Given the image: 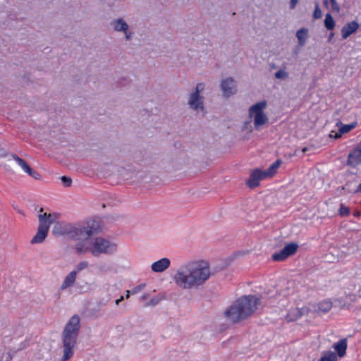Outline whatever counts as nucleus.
Segmentation results:
<instances>
[{
    "mask_svg": "<svg viewBox=\"0 0 361 361\" xmlns=\"http://www.w3.org/2000/svg\"><path fill=\"white\" fill-rule=\"evenodd\" d=\"M99 232V226L97 221H91L85 224H57L52 230L56 236L66 235L78 240L75 245V250L78 255L90 252L94 257L101 255H110L116 252L117 245L102 237L91 238Z\"/></svg>",
    "mask_w": 361,
    "mask_h": 361,
    "instance_id": "f257e3e1",
    "label": "nucleus"
},
{
    "mask_svg": "<svg viewBox=\"0 0 361 361\" xmlns=\"http://www.w3.org/2000/svg\"><path fill=\"white\" fill-rule=\"evenodd\" d=\"M211 276L209 264L205 261H192L180 266L173 279L176 285L183 290L197 289Z\"/></svg>",
    "mask_w": 361,
    "mask_h": 361,
    "instance_id": "f03ea898",
    "label": "nucleus"
},
{
    "mask_svg": "<svg viewBox=\"0 0 361 361\" xmlns=\"http://www.w3.org/2000/svg\"><path fill=\"white\" fill-rule=\"evenodd\" d=\"M259 299L256 295H245L235 300L224 314L232 323H239L250 317L257 310Z\"/></svg>",
    "mask_w": 361,
    "mask_h": 361,
    "instance_id": "7ed1b4c3",
    "label": "nucleus"
},
{
    "mask_svg": "<svg viewBox=\"0 0 361 361\" xmlns=\"http://www.w3.org/2000/svg\"><path fill=\"white\" fill-rule=\"evenodd\" d=\"M267 107V102L261 101L251 106L249 109V115L254 121V127L256 130H259L260 127L269 122L267 116L264 110Z\"/></svg>",
    "mask_w": 361,
    "mask_h": 361,
    "instance_id": "20e7f679",
    "label": "nucleus"
},
{
    "mask_svg": "<svg viewBox=\"0 0 361 361\" xmlns=\"http://www.w3.org/2000/svg\"><path fill=\"white\" fill-rule=\"evenodd\" d=\"M78 335L62 332V351L61 361H68L74 354V348L77 343Z\"/></svg>",
    "mask_w": 361,
    "mask_h": 361,
    "instance_id": "39448f33",
    "label": "nucleus"
},
{
    "mask_svg": "<svg viewBox=\"0 0 361 361\" xmlns=\"http://www.w3.org/2000/svg\"><path fill=\"white\" fill-rule=\"evenodd\" d=\"M205 85L199 82L196 85L195 91L190 94L188 104L194 111L204 110V97L200 94L204 90Z\"/></svg>",
    "mask_w": 361,
    "mask_h": 361,
    "instance_id": "423d86ee",
    "label": "nucleus"
},
{
    "mask_svg": "<svg viewBox=\"0 0 361 361\" xmlns=\"http://www.w3.org/2000/svg\"><path fill=\"white\" fill-rule=\"evenodd\" d=\"M111 25L114 31L124 35L126 41H130L134 32L130 30V25L123 18H117L111 20Z\"/></svg>",
    "mask_w": 361,
    "mask_h": 361,
    "instance_id": "0eeeda50",
    "label": "nucleus"
},
{
    "mask_svg": "<svg viewBox=\"0 0 361 361\" xmlns=\"http://www.w3.org/2000/svg\"><path fill=\"white\" fill-rule=\"evenodd\" d=\"M220 87L223 95L226 97H229L236 92V85L233 78H227L222 80Z\"/></svg>",
    "mask_w": 361,
    "mask_h": 361,
    "instance_id": "6e6552de",
    "label": "nucleus"
},
{
    "mask_svg": "<svg viewBox=\"0 0 361 361\" xmlns=\"http://www.w3.org/2000/svg\"><path fill=\"white\" fill-rule=\"evenodd\" d=\"M80 329V319L77 314H74L66 323L63 332L79 335Z\"/></svg>",
    "mask_w": 361,
    "mask_h": 361,
    "instance_id": "1a4fd4ad",
    "label": "nucleus"
},
{
    "mask_svg": "<svg viewBox=\"0 0 361 361\" xmlns=\"http://www.w3.org/2000/svg\"><path fill=\"white\" fill-rule=\"evenodd\" d=\"M347 164L351 167H355L361 164V142L349 153Z\"/></svg>",
    "mask_w": 361,
    "mask_h": 361,
    "instance_id": "9d476101",
    "label": "nucleus"
},
{
    "mask_svg": "<svg viewBox=\"0 0 361 361\" xmlns=\"http://www.w3.org/2000/svg\"><path fill=\"white\" fill-rule=\"evenodd\" d=\"M11 157L25 173H27L31 177L34 178L36 180L40 179L41 176L37 171H33L25 160H23V159H21L15 154H12Z\"/></svg>",
    "mask_w": 361,
    "mask_h": 361,
    "instance_id": "9b49d317",
    "label": "nucleus"
},
{
    "mask_svg": "<svg viewBox=\"0 0 361 361\" xmlns=\"http://www.w3.org/2000/svg\"><path fill=\"white\" fill-rule=\"evenodd\" d=\"M310 312H311L310 307H294L289 310L286 315V319L288 322L296 321L302 315L307 314Z\"/></svg>",
    "mask_w": 361,
    "mask_h": 361,
    "instance_id": "f8f14e48",
    "label": "nucleus"
},
{
    "mask_svg": "<svg viewBox=\"0 0 361 361\" xmlns=\"http://www.w3.org/2000/svg\"><path fill=\"white\" fill-rule=\"evenodd\" d=\"M267 178V176L264 175L262 170L257 169L251 173L250 176L247 181V184L250 188H254L259 185L261 180Z\"/></svg>",
    "mask_w": 361,
    "mask_h": 361,
    "instance_id": "ddd939ff",
    "label": "nucleus"
},
{
    "mask_svg": "<svg viewBox=\"0 0 361 361\" xmlns=\"http://www.w3.org/2000/svg\"><path fill=\"white\" fill-rule=\"evenodd\" d=\"M49 228L47 226L42 225L39 223L37 232L35 235L32 238L30 243L32 244L42 243L47 236Z\"/></svg>",
    "mask_w": 361,
    "mask_h": 361,
    "instance_id": "4468645a",
    "label": "nucleus"
},
{
    "mask_svg": "<svg viewBox=\"0 0 361 361\" xmlns=\"http://www.w3.org/2000/svg\"><path fill=\"white\" fill-rule=\"evenodd\" d=\"M311 312H316L318 314H325L332 308V302L331 300H325L317 305H312L310 307Z\"/></svg>",
    "mask_w": 361,
    "mask_h": 361,
    "instance_id": "2eb2a0df",
    "label": "nucleus"
},
{
    "mask_svg": "<svg viewBox=\"0 0 361 361\" xmlns=\"http://www.w3.org/2000/svg\"><path fill=\"white\" fill-rule=\"evenodd\" d=\"M358 28L359 24L355 20L347 23L341 29L342 38L343 39H347L349 36L355 32Z\"/></svg>",
    "mask_w": 361,
    "mask_h": 361,
    "instance_id": "dca6fc26",
    "label": "nucleus"
},
{
    "mask_svg": "<svg viewBox=\"0 0 361 361\" xmlns=\"http://www.w3.org/2000/svg\"><path fill=\"white\" fill-rule=\"evenodd\" d=\"M171 262L168 258H162L155 262L152 266V270L154 272H163L170 266Z\"/></svg>",
    "mask_w": 361,
    "mask_h": 361,
    "instance_id": "f3484780",
    "label": "nucleus"
},
{
    "mask_svg": "<svg viewBox=\"0 0 361 361\" xmlns=\"http://www.w3.org/2000/svg\"><path fill=\"white\" fill-rule=\"evenodd\" d=\"M77 278V274L75 271H71L64 279L63 282L61 283L59 290H65L68 288H70L73 286Z\"/></svg>",
    "mask_w": 361,
    "mask_h": 361,
    "instance_id": "a211bd4d",
    "label": "nucleus"
},
{
    "mask_svg": "<svg viewBox=\"0 0 361 361\" xmlns=\"http://www.w3.org/2000/svg\"><path fill=\"white\" fill-rule=\"evenodd\" d=\"M333 348L336 351V355L339 357H343L345 355L347 349L346 339H341L338 342L334 343Z\"/></svg>",
    "mask_w": 361,
    "mask_h": 361,
    "instance_id": "6ab92c4d",
    "label": "nucleus"
},
{
    "mask_svg": "<svg viewBox=\"0 0 361 361\" xmlns=\"http://www.w3.org/2000/svg\"><path fill=\"white\" fill-rule=\"evenodd\" d=\"M39 223L42 225L47 226V228L49 229L51 224L55 222L56 218L51 214L44 213L38 216Z\"/></svg>",
    "mask_w": 361,
    "mask_h": 361,
    "instance_id": "aec40b11",
    "label": "nucleus"
},
{
    "mask_svg": "<svg viewBox=\"0 0 361 361\" xmlns=\"http://www.w3.org/2000/svg\"><path fill=\"white\" fill-rule=\"evenodd\" d=\"M296 37L298 39L299 45L301 47L304 46L308 38V29L303 27L298 30L296 32Z\"/></svg>",
    "mask_w": 361,
    "mask_h": 361,
    "instance_id": "412c9836",
    "label": "nucleus"
},
{
    "mask_svg": "<svg viewBox=\"0 0 361 361\" xmlns=\"http://www.w3.org/2000/svg\"><path fill=\"white\" fill-rule=\"evenodd\" d=\"M281 161L278 159L274 163H273L267 170L262 171L267 178H271L276 174V171L281 166Z\"/></svg>",
    "mask_w": 361,
    "mask_h": 361,
    "instance_id": "4be33fe9",
    "label": "nucleus"
},
{
    "mask_svg": "<svg viewBox=\"0 0 361 361\" xmlns=\"http://www.w3.org/2000/svg\"><path fill=\"white\" fill-rule=\"evenodd\" d=\"M281 161L278 159L274 163H273L267 170L262 171L267 178H271L276 174V171L281 166Z\"/></svg>",
    "mask_w": 361,
    "mask_h": 361,
    "instance_id": "5701e85b",
    "label": "nucleus"
},
{
    "mask_svg": "<svg viewBox=\"0 0 361 361\" xmlns=\"http://www.w3.org/2000/svg\"><path fill=\"white\" fill-rule=\"evenodd\" d=\"M324 26L328 30H332L335 27V21L330 13L326 14Z\"/></svg>",
    "mask_w": 361,
    "mask_h": 361,
    "instance_id": "b1692460",
    "label": "nucleus"
},
{
    "mask_svg": "<svg viewBox=\"0 0 361 361\" xmlns=\"http://www.w3.org/2000/svg\"><path fill=\"white\" fill-rule=\"evenodd\" d=\"M319 361H338L337 355L331 351L324 353Z\"/></svg>",
    "mask_w": 361,
    "mask_h": 361,
    "instance_id": "393cba45",
    "label": "nucleus"
},
{
    "mask_svg": "<svg viewBox=\"0 0 361 361\" xmlns=\"http://www.w3.org/2000/svg\"><path fill=\"white\" fill-rule=\"evenodd\" d=\"M298 248V245L297 243H290L286 245L283 247V250H285V252L289 257V256L293 255L297 251Z\"/></svg>",
    "mask_w": 361,
    "mask_h": 361,
    "instance_id": "a878e982",
    "label": "nucleus"
},
{
    "mask_svg": "<svg viewBox=\"0 0 361 361\" xmlns=\"http://www.w3.org/2000/svg\"><path fill=\"white\" fill-rule=\"evenodd\" d=\"M287 257H288V256L283 248L280 252H276L272 255V258L274 261H283Z\"/></svg>",
    "mask_w": 361,
    "mask_h": 361,
    "instance_id": "bb28decb",
    "label": "nucleus"
},
{
    "mask_svg": "<svg viewBox=\"0 0 361 361\" xmlns=\"http://www.w3.org/2000/svg\"><path fill=\"white\" fill-rule=\"evenodd\" d=\"M288 77V73L285 68L280 69L275 73V78L281 80H286Z\"/></svg>",
    "mask_w": 361,
    "mask_h": 361,
    "instance_id": "cd10ccee",
    "label": "nucleus"
},
{
    "mask_svg": "<svg viewBox=\"0 0 361 361\" xmlns=\"http://www.w3.org/2000/svg\"><path fill=\"white\" fill-rule=\"evenodd\" d=\"M88 265L89 264L87 261L80 262L77 264V266L75 267V269L73 270V271H75L76 274L78 275V272L86 269L88 267Z\"/></svg>",
    "mask_w": 361,
    "mask_h": 361,
    "instance_id": "c85d7f7f",
    "label": "nucleus"
},
{
    "mask_svg": "<svg viewBox=\"0 0 361 361\" xmlns=\"http://www.w3.org/2000/svg\"><path fill=\"white\" fill-rule=\"evenodd\" d=\"M356 126V123H353L348 125H343L339 130H341V133L344 134L346 133H348L351 130H353Z\"/></svg>",
    "mask_w": 361,
    "mask_h": 361,
    "instance_id": "c756f323",
    "label": "nucleus"
},
{
    "mask_svg": "<svg viewBox=\"0 0 361 361\" xmlns=\"http://www.w3.org/2000/svg\"><path fill=\"white\" fill-rule=\"evenodd\" d=\"M322 12L319 8V3H316L315 8H314V11L313 13V18L314 19H319V18H322Z\"/></svg>",
    "mask_w": 361,
    "mask_h": 361,
    "instance_id": "7c9ffc66",
    "label": "nucleus"
},
{
    "mask_svg": "<svg viewBox=\"0 0 361 361\" xmlns=\"http://www.w3.org/2000/svg\"><path fill=\"white\" fill-rule=\"evenodd\" d=\"M350 214L349 208L345 207L343 204H341L339 209V214L341 216H348Z\"/></svg>",
    "mask_w": 361,
    "mask_h": 361,
    "instance_id": "2f4dec72",
    "label": "nucleus"
},
{
    "mask_svg": "<svg viewBox=\"0 0 361 361\" xmlns=\"http://www.w3.org/2000/svg\"><path fill=\"white\" fill-rule=\"evenodd\" d=\"M61 180L65 187H70L72 183V180L70 177L63 176L61 178Z\"/></svg>",
    "mask_w": 361,
    "mask_h": 361,
    "instance_id": "473e14b6",
    "label": "nucleus"
},
{
    "mask_svg": "<svg viewBox=\"0 0 361 361\" xmlns=\"http://www.w3.org/2000/svg\"><path fill=\"white\" fill-rule=\"evenodd\" d=\"M331 4L332 10L338 13L340 11V6L336 0H329Z\"/></svg>",
    "mask_w": 361,
    "mask_h": 361,
    "instance_id": "72a5a7b5",
    "label": "nucleus"
},
{
    "mask_svg": "<svg viewBox=\"0 0 361 361\" xmlns=\"http://www.w3.org/2000/svg\"><path fill=\"white\" fill-rule=\"evenodd\" d=\"M145 287V285L144 284H141V285H139L136 287H135L132 290H131V293L133 294H135V293H137L138 292H140V290H142Z\"/></svg>",
    "mask_w": 361,
    "mask_h": 361,
    "instance_id": "f704fd0d",
    "label": "nucleus"
},
{
    "mask_svg": "<svg viewBox=\"0 0 361 361\" xmlns=\"http://www.w3.org/2000/svg\"><path fill=\"white\" fill-rule=\"evenodd\" d=\"M299 0H290V9L293 10L295 8L296 4L298 3Z\"/></svg>",
    "mask_w": 361,
    "mask_h": 361,
    "instance_id": "c9c22d12",
    "label": "nucleus"
},
{
    "mask_svg": "<svg viewBox=\"0 0 361 361\" xmlns=\"http://www.w3.org/2000/svg\"><path fill=\"white\" fill-rule=\"evenodd\" d=\"M343 133H341V130H339L338 132L335 133V135H333L332 134L330 135L331 137H334V138L337 139L340 137Z\"/></svg>",
    "mask_w": 361,
    "mask_h": 361,
    "instance_id": "e433bc0d",
    "label": "nucleus"
},
{
    "mask_svg": "<svg viewBox=\"0 0 361 361\" xmlns=\"http://www.w3.org/2000/svg\"><path fill=\"white\" fill-rule=\"evenodd\" d=\"M360 288H361V281L358 283V287H357L356 286H354L353 291L354 293L360 292Z\"/></svg>",
    "mask_w": 361,
    "mask_h": 361,
    "instance_id": "4c0bfd02",
    "label": "nucleus"
},
{
    "mask_svg": "<svg viewBox=\"0 0 361 361\" xmlns=\"http://www.w3.org/2000/svg\"><path fill=\"white\" fill-rule=\"evenodd\" d=\"M354 192H361V183L357 186L356 189L354 190Z\"/></svg>",
    "mask_w": 361,
    "mask_h": 361,
    "instance_id": "58836bf2",
    "label": "nucleus"
},
{
    "mask_svg": "<svg viewBox=\"0 0 361 361\" xmlns=\"http://www.w3.org/2000/svg\"><path fill=\"white\" fill-rule=\"evenodd\" d=\"M124 299L123 296H121L120 298L116 300V305H118L121 301H123Z\"/></svg>",
    "mask_w": 361,
    "mask_h": 361,
    "instance_id": "ea45409f",
    "label": "nucleus"
},
{
    "mask_svg": "<svg viewBox=\"0 0 361 361\" xmlns=\"http://www.w3.org/2000/svg\"><path fill=\"white\" fill-rule=\"evenodd\" d=\"M334 32H331L329 36L328 40L331 41V39L334 37Z\"/></svg>",
    "mask_w": 361,
    "mask_h": 361,
    "instance_id": "a19ab883",
    "label": "nucleus"
},
{
    "mask_svg": "<svg viewBox=\"0 0 361 361\" xmlns=\"http://www.w3.org/2000/svg\"><path fill=\"white\" fill-rule=\"evenodd\" d=\"M5 155V150L0 147V156Z\"/></svg>",
    "mask_w": 361,
    "mask_h": 361,
    "instance_id": "79ce46f5",
    "label": "nucleus"
},
{
    "mask_svg": "<svg viewBox=\"0 0 361 361\" xmlns=\"http://www.w3.org/2000/svg\"><path fill=\"white\" fill-rule=\"evenodd\" d=\"M307 147H303V148L302 149V153H305V152H307Z\"/></svg>",
    "mask_w": 361,
    "mask_h": 361,
    "instance_id": "37998d69",
    "label": "nucleus"
},
{
    "mask_svg": "<svg viewBox=\"0 0 361 361\" xmlns=\"http://www.w3.org/2000/svg\"><path fill=\"white\" fill-rule=\"evenodd\" d=\"M130 293L131 292L130 290H127V294H126V298H128L130 297Z\"/></svg>",
    "mask_w": 361,
    "mask_h": 361,
    "instance_id": "c03bdc74",
    "label": "nucleus"
},
{
    "mask_svg": "<svg viewBox=\"0 0 361 361\" xmlns=\"http://www.w3.org/2000/svg\"><path fill=\"white\" fill-rule=\"evenodd\" d=\"M357 249H361V242L357 245Z\"/></svg>",
    "mask_w": 361,
    "mask_h": 361,
    "instance_id": "a18cd8bd",
    "label": "nucleus"
},
{
    "mask_svg": "<svg viewBox=\"0 0 361 361\" xmlns=\"http://www.w3.org/2000/svg\"><path fill=\"white\" fill-rule=\"evenodd\" d=\"M324 4L325 6H327L328 5V0H324Z\"/></svg>",
    "mask_w": 361,
    "mask_h": 361,
    "instance_id": "49530a36",
    "label": "nucleus"
},
{
    "mask_svg": "<svg viewBox=\"0 0 361 361\" xmlns=\"http://www.w3.org/2000/svg\"><path fill=\"white\" fill-rule=\"evenodd\" d=\"M145 298H146V297H145V296H142V300H144V299H145Z\"/></svg>",
    "mask_w": 361,
    "mask_h": 361,
    "instance_id": "de8ad7c7",
    "label": "nucleus"
},
{
    "mask_svg": "<svg viewBox=\"0 0 361 361\" xmlns=\"http://www.w3.org/2000/svg\"><path fill=\"white\" fill-rule=\"evenodd\" d=\"M359 279H360V278H358V277H356V279H355L356 281H357Z\"/></svg>",
    "mask_w": 361,
    "mask_h": 361,
    "instance_id": "09e8293b",
    "label": "nucleus"
}]
</instances>
